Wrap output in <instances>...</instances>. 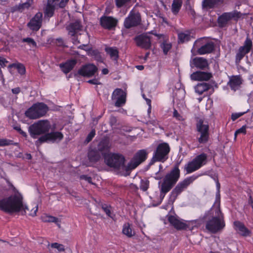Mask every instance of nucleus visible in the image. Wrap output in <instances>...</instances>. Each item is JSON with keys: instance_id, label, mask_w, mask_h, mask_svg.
<instances>
[{"instance_id": "bb28decb", "label": "nucleus", "mask_w": 253, "mask_h": 253, "mask_svg": "<svg viewBox=\"0 0 253 253\" xmlns=\"http://www.w3.org/2000/svg\"><path fill=\"white\" fill-rule=\"evenodd\" d=\"M77 63V60L75 59H72L67 61L65 63L60 64V67L62 71L67 74L69 73L75 66Z\"/></svg>"}, {"instance_id": "5701e85b", "label": "nucleus", "mask_w": 253, "mask_h": 253, "mask_svg": "<svg viewBox=\"0 0 253 253\" xmlns=\"http://www.w3.org/2000/svg\"><path fill=\"white\" fill-rule=\"evenodd\" d=\"M212 77L211 73L203 71H197L192 73L190 78L193 81H208Z\"/></svg>"}, {"instance_id": "2f4dec72", "label": "nucleus", "mask_w": 253, "mask_h": 253, "mask_svg": "<svg viewBox=\"0 0 253 253\" xmlns=\"http://www.w3.org/2000/svg\"><path fill=\"white\" fill-rule=\"evenodd\" d=\"M211 87L210 84L203 83H199L197 84L195 86V91L196 93L199 94H202L205 91L208 90Z\"/></svg>"}, {"instance_id": "39448f33", "label": "nucleus", "mask_w": 253, "mask_h": 253, "mask_svg": "<svg viewBox=\"0 0 253 253\" xmlns=\"http://www.w3.org/2000/svg\"><path fill=\"white\" fill-rule=\"evenodd\" d=\"M104 157L106 165L115 169L122 175H125L129 171V166L125 165V158L122 155L109 153L104 154Z\"/></svg>"}, {"instance_id": "a18cd8bd", "label": "nucleus", "mask_w": 253, "mask_h": 253, "mask_svg": "<svg viewBox=\"0 0 253 253\" xmlns=\"http://www.w3.org/2000/svg\"><path fill=\"white\" fill-rule=\"evenodd\" d=\"M12 141L7 139H0V147L8 146L12 144Z\"/></svg>"}, {"instance_id": "0e129e2a", "label": "nucleus", "mask_w": 253, "mask_h": 253, "mask_svg": "<svg viewBox=\"0 0 253 253\" xmlns=\"http://www.w3.org/2000/svg\"><path fill=\"white\" fill-rule=\"evenodd\" d=\"M136 68L139 70H142L144 69V67L142 65L136 66Z\"/></svg>"}, {"instance_id": "4d7b16f0", "label": "nucleus", "mask_w": 253, "mask_h": 253, "mask_svg": "<svg viewBox=\"0 0 253 253\" xmlns=\"http://www.w3.org/2000/svg\"><path fill=\"white\" fill-rule=\"evenodd\" d=\"M145 99L146 100L147 104L149 106L148 112L149 113L150 112L151 109V100L147 98H145Z\"/></svg>"}, {"instance_id": "7ed1b4c3", "label": "nucleus", "mask_w": 253, "mask_h": 253, "mask_svg": "<svg viewBox=\"0 0 253 253\" xmlns=\"http://www.w3.org/2000/svg\"><path fill=\"white\" fill-rule=\"evenodd\" d=\"M0 210L7 213L21 211L22 214L26 213L29 208L23 203V197L18 191L9 197L0 200Z\"/></svg>"}, {"instance_id": "c9c22d12", "label": "nucleus", "mask_w": 253, "mask_h": 253, "mask_svg": "<svg viewBox=\"0 0 253 253\" xmlns=\"http://www.w3.org/2000/svg\"><path fill=\"white\" fill-rule=\"evenodd\" d=\"M41 219L43 222H54L59 227H60L59 223L60 221L58 218L54 216L48 215L47 214L43 215L41 217Z\"/></svg>"}, {"instance_id": "6ab92c4d", "label": "nucleus", "mask_w": 253, "mask_h": 253, "mask_svg": "<svg viewBox=\"0 0 253 253\" xmlns=\"http://www.w3.org/2000/svg\"><path fill=\"white\" fill-rule=\"evenodd\" d=\"M150 33L141 34L135 39L137 45L142 48L148 49L151 46V41L152 37Z\"/></svg>"}, {"instance_id": "5fc2aeb1", "label": "nucleus", "mask_w": 253, "mask_h": 253, "mask_svg": "<svg viewBox=\"0 0 253 253\" xmlns=\"http://www.w3.org/2000/svg\"><path fill=\"white\" fill-rule=\"evenodd\" d=\"M81 178H84V180L87 181L88 183L93 184L91 181V178L90 177H88L87 176L83 175L81 176Z\"/></svg>"}, {"instance_id": "1a4fd4ad", "label": "nucleus", "mask_w": 253, "mask_h": 253, "mask_svg": "<svg viewBox=\"0 0 253 253\" xmlns=\"http://www.w3.org/2000/svg\"><path fill=\"white\" fill-rule=\"evenodd\" d=\"M169 151L170 147L168 143L165 142L160 143L153 153L152 163L165 161L168 159Z\"/></svg>"}, {"instance_id": "393cba45", "label": "nucleus", "mask_w": 253, "mask_h": 253, "mask_svg": "<svg viewBox=\"0 0 253 253\" xmlns=\"http://www.w3.org/2000/svg\"><path fill=\"white\" fill-rule=\"evenodd\" d=\"M234 226L235 230L240 235L244 236H247L249 235L250 232L245 227L244 224L238 221L234 222Z\"/></svg>"}, {"instance_id": "49530a36", "label": "nucleus", "mask_w": 253, "mask_h": 253, "mask_svg": "<svg viewBox=\"0 0 253 253\" xmlns=\"http://www.w3.org/2000/svg\"><path fill=\"white\" fill-rule=\"evenodd\" d=\"M246 126H243L241 128L237 129L235 132V138H236L237 135L240 133L246 134Z\"/></svg>"}, {"instance_id": "8fccbe9b", "label": "nucleus", "mask_w": 253, "mask_h": 253, "mask_svg": "<svg viewBox=\"0 0 253 253\" xmlns=\"http://www.w3.org/2000/svg\"><path fill=\"white\" fill-rule=\"evenodd\" d=\"M38 210V206L35 205V206L30 211L29 215L32 216L36 215V213Z\"/></svg>"}, {"instance_id": "052dcab7", "label": "nucleus", "mask_w": 253, "mask_h": 253, "mask_svg": "<svg viewBox=\"0 0 253 253\" xmlns=\"http://www.w3.org/2000/svg\"><path fill=\"white\" fill-rule=\"evenodd\" d=\"M156 179L160 180L162 178V175L159 174L158 172L156 173V176L154 177Z\"/></svg>"}, {"instance_id": "aec40b11", "label": "nucleus", "mask_w": 253, "mask_h": 253, "mask_svg": "<svg viewBox=\"0 0 253 253\" xmlns=\"http://www.w3.org/2000/svg\"><path fill=\"white\" fill-rule=\"evenodd\" d=\"M97 70V67L92 64L83 66L78 71V74L84 77H90L93 76Z\"/></svg>"}, {"instance_id": "6e6552de", "label": "nucleus", "mask_w": 253, "mask_h": 253, "mask_svg": "<svg viewBox=\"0 0 253 253\" xmlns=\"http://www.w3.org/2000/svg\"><path fill=\"white\" fill-rule=\"evenodd\" d=\"M48 110L47 106L43 103L33 105L26 112L25 115L31 119H37L45 115Z\"/></svg>"}, {"instance_id": "412c9836", "label": "nucleus", "mask_w": 253, "mask_h": 253, "mask_svg": "<svg viewBox=\"0 0 253 253\" xmlns=\"http://www.w3.org/2000/svg\"><path fill=\"white\" fill-rule=\"evenodd\" d=\"M42 14L37 13L28 23V27L33 31H38L40 29L42 23Z\"/></svg>"}, {"instance_id": "f257e3e1", "label": "nucleus", "mask_w": 253, "mask_h": 253, "mask_svg": "<svg viewBox=\"0 0 253 253\" xmlns=\"http://www.w3.org/2000/svg\"><path fill=\"white\" fill-rule=\"evenodd\" d=\"M51 127L50 122L47 120H40L29 126V130L30 135L34 138H36L38 135L45 134L36 141V145L46 142L59 141L62 139L63 135L60 132H48Z\"/></svg>"}, {"instance_id": "864d4df0", "label": "nucleus", "mask_w": 253, "mask_h": 253, "mask_svg": "<svg viewBox=\"0 0 253 253\" xmlns=\"http://www.w3.org/2000/svg\"><path fill=\"white\" fill-rule=\"evenodd\" d=\"M87 82L89 84H100V82L97 79L90 80L88 81Z\"/></svg>"}, {"instance_id": "ea45409f", "label": "nucleus", "mask_w": 253, "mask_h": 253, "mask_svg": "<svg viewBox=\"0 0 253 253\" xmlns=\"http://www.w3.org/2000/svg\"><path fill=\"white\" fill-rule=\"evenodd\" d=\"M11 66L15 67L17 69L18 73L21 75H23L25 73V68L21 64H13L11 65Z\"/></svg>"}, {"instance_id": "f3484780", "label": "nucleus", "mask_w": 253, "mask_h": 253, "mask_svg": "<svg viewBox=\"0 0 253 253\" xmlns=\"http://www.w3.org/2000/svg\"><path fill=\"white\" fill-rule=\"evenodd\" d=\"M141 17L139 13L131 11L125 20L124 26L126 28H130L139 25Z\"/></svg>"}, {"instance_id": "4c0bfd02", "label": "nucleus", "mask_w": 253, "mask_h": 253, "mask_svg": "<svg viewBox=\"0 0 253 253\" xmlns=\"http://www.w3.org/2000/svg\"><path fill=\"white\" fill-rule=\"evenodd\" d=\"M178 41L180 42H184L189 41L191 38L189 31H185L178 34Z\"/></svg>"}, {"instance_id": "72a5a7b5", "label": "nucleus", "mask_w": 253, "mask_h": 253, "mask_svg": "<svg viewBox=\"0 0 253 253\" xmlns=\"http://www.w3.org/2000/svg\"><path fill=\"white\" fill-rule=\"evenodd\" d=\"M222 0H204L203 6L205 8H212L222 2Z\"/></svg>"}, {"instance_id": "58836bf2", "label": "nucleus", "mask_w": 253, "mask_h": 253, "mask_svg": "<svg viewBox=\"0 0 253 253\" xmlns=\"http://www.w3.org/2000/svg\"><path fill=\"white\" fill-rule=\"evenodd\" d=\"M149 186V181L147 179H141L140 181V188L143 191H146Z\"/></svg>"}, {"instance_id": "de8ad7c7", "label": "nucleus", "mask_w": 253, "mask_h": 253, "mask_svg": "<svg viewBox=\"0 0 253 253\" xmlns=\"http://www.w3.org/2000/svg\"><path fill=\"white\" fill-rule=\"evenodd\" d=\"M23 41L24 42H26L28 43H29L30 45H32L33 47H36L37 45V44L36 42L34 41V40L30 38H27L24 39L23 40Z\"/></svg>"}, {"instance_id": "7c9ffc66", "label": "nucleus", "mask_w": 253, "mask_h": 253, "mask_svg": "<svg viewBox=\"0 0 253 253\" xmlns=\"http://www.w3.org/2000/svg\"><path fill=\"white\" fill-rule=\"evenodd\" d=\"M241 83L242 82L240 78L235 76L230 80L229 84L232 90H236L239 88Z\"/></svg>"}, {"instance_id": "e2e57ef3", "label": "nucleus", "mask_w": 253, "mask_h": 253, "mask_svg": "<svg viewBox=\"0 0 253 253\" xmlns=\"http://www.w3.org/2000/svg\"><path fill=\"white\" fill-rule=\"evenodd\" d=\"M17 129L19 131V132H20V133L22 134L24 136H26V132H25L24 131L22 130L20 128H17Z\"/></svg>"}, {"instance_id": "473e14b6", "label": "nucleus", "mask_w": 253, "mask_h": 253, "mask_svg": "<svg viewBox=\"0 0 253 253\" xmlns=\"http://www.w3.org/2000/svg\"><path fill=\"white\" fill-rule=\"evenodd\" d=\"M101 153L97 150H91L88 154L90 162L95 163L97 162L101 158Z\"/></svg>"}, {"instance_id": "09e8293b", "label": "nucleus", "mask_w": 253, "mask_h": 253, "mask_svg": "<svg viewBox=\"0 0 253 253\" xmlns=\"http://www.w3.org/2000/svg\"><path fill=\"white\" fill-rule=\"evenodd\" d=\"M95 131L94 129H92L90 132V133L88 134L86 138V140H85V141L88 143L89 142V141H90L94 137V136H95Z\"/></svg>"}, {"instance_id": "b1692460", "label": "nucleus", "mask_w": 253, "mask_h": 253, "mask_svg": "<svg viewBox=\"0 0 253 253\" xmlns=\"http://www.w3.org/2000/svg\"><path fill=\"white\" fill-rule=\"evenodd\" d=\"M117 20L112 17L104 16L100 19V23L105 28L111 29L116 26Z\"/></svg>"}, {"instance_id": "f8f14e48", "label": "nucleus", "mask_w": 253, "mask_h": 253, "mask_svg": "<svg viewBox=\"0 0 253 253\" xmlns=\"http://www.w3.org/2000/svg\"><path fill=\"white\" fill-rule=\"evenodd\" d=\"M126 93L121 88H116L113 92L111 99L116 107L124 106L126 102Z\"/></svg>"}, {"instance_id": "a878e982", "label": "nucleus", "mask_w": 253, "mask_h": 253, "mask_svg": "<svg viewBox=\"0 0 253 253\" xmlns=\"http://www.w3.org/2000/svg\"><path fill=\"white\" fill-rule=\"evenodd\" d=\"M82 26L79 21L71 23L67 28L69 34L72 36H74L78 32L82 30Z\"/></svg>"}, {"instance_id": "774afa93", "label": "nucleus", "mask_w": 253, "mask_h": 253, "mask_svg": "<svg viewBox=\"0 0 253 253\" xmlns=\"http://www.w3.org/2000/svg\"><path fill=\"white\" fill-rule=\"evenodd\" d=\"M150 123L152 124L153 125L155 126L157 125V122L156 121H150Z\"/></svg>"}, {"instance_id": "79ce46f5", "label": "nucleus", "mask_w": 253, "mask_h": 253, "mask_svg": "<svg viewBox=\"0 0 253 253\" xmlns=\"http://www.w3.org/2000/svg\"><path fill=\"white\" fill-rule=\"evenodd\" d=\"M52 248L57 249L59 252H63L65 250L64 246L62 244L54 243L51 244Z\"/></svg>"}, {"instance_id": "c85d7f7f", "label": "nucleus", "mask_w": 253, "mask_h": 253, "mask_svg": "<svg viewBox=\"0 0 253 253\" xmlns=\"http://www.w3.org/2000/svg\"><path fill=\"white\" fill-rule=\"evenodd\" d=\"M110 146L109 141L107 139H104L98 144L97 150L103 155L105 152L109 150Z\"/></svg>"}, {"instance_id": "4468645a", "label": "nucleus", "mask_w": 253, "mask_h": 253, "mask_svg": "<svg viewBox=\"0 0 253 253\" xmlns=\"http://www.w3.org/2000/svg\"><path fill=\"white\" fill-rule=\"evenodd\" d=\"M147 155L148 152L146 150L142 149L138 151L128 164L129 170L134 169L142 162L144 161L147 158Z\"/></svg>"}, {"instance_id": "69168bd1", "label": "nucleus", "mask_w": 253, "mask_h": 253, "mask_svg": "<svg viewBox=\"0 0 253 253\" xmlns=\"http://www.w3.org/2000/svg\"><path fill=\"white\" fill-rule=\"evenodd\" d=\"M190 13L192 15V16H194V14H195V11L193 9H192V8H191L190 9V11H189Z\"/></svg>"}, {"instance_id": "3c124183", "label": "nucleus", "mask_w": 253, "mask_h": 253, "mask_svg": "<svg viewBox=\"0 0 253 253\" xmlns=\"http://www.w3.org/2000/svg\"><path fill=\"white\" fill-rule=\"evenodd\" d=\"M102 209L108 216L112 217L111 212L109 208H108L107 207H103Z\"/></svg>"}, {"instance_id": "37998d69", "label": "nucleus", "mask_w": 253, "mask_h": 253, "mask_svg": "<svg viewBox=\"0 0 253 253\" xmlns=\"http://www.w3.org/2000/svg\"><path fill=\"white\" fill-rule=\"evenodd\" d=\"M131 0H115L116 5L118 7H121L127 3H128Z\"/></svg>"}, {"instance_id": "338daca9", "label": "nucleus", "mask_w": 253, "mask_h": 253, "mask_svg": "<svg viewBox=\"0 0 253 253\" xmlns=\"http://www.w3.org/2000/svg\"><path fill=\"white\" fill-rule=\"evenodd\" d=\"M116 121V119L115 117H112L111 118V122L112 123L113 122H115Z\"/></svg>"}, {"instance_id": "9b49d317", "label": "nucleus", "mask_w": 253, "mask_h": 253, "mask_svg": "<svg viewBox=\"0 0 253 253\" xmlns=\"http://www.w3.org/2000/svg\"><path fill=\"white\" fill-rule=\"evenodd\" d=\"M203 40L199 39L195 41L194 46L191 51L198 48L197 52L198 54L203 55L211 52L214 48V44L212 42H209L203 44Z\"/></svg>"}, {"instance_id": "a19ab883", "label": "nucleus", "mask_w": 253, "mask_h": 253, "mask_svg": "<svg viewBox=\"0 0 253 253\" xmlns=\"http://www.w3.org/2000/svg\"><path fill=\"white\" fill-rule=\"evenodd\" d=\"M171 47V45L169 43L164 42L161 44V48L163 49L164 53L166 54Z\"/></svg>"}, {"instance_id": "13d9d810", "label": "nucleus", "mask_w": 253, "mask_h": 253, "mask_svg": "<svg viewBox=\"0 0 253 253\" xmlns=\"http://www.w3.org/2000/svg\"><path fill=\"white\" fill-rule=\"evenodd\" d=\"M216 187H217V192L216 194V197L217 196V195L218 194L219 197V201H220V194H219L220 184L218 181L216 182ZM216 198V197L215 198V199Z\"/></svg>"}, {"instance_id": "20e7f679", "label": "nucleus", "mask_w": 253, "mask_h": 253, "mask_svg": "<svg viewBox=\"0 0 253 253\" xmlns=\"http://www.w3.org/2000/svg\"><path fill=\"white\" fill-rule=\"evenodd\" d=\"M180 177V170L178 167H174L169 173H167L162 181L159 182V188L160 191L161 202L166 194L169 192L176 184Z\"/></svg>"}, {"instance_id": "a211bd4d", "label": "nucleus", "mask_w": 253, "mask_h": 253, "mask_svg": "<svg viewBox=\"0 0 253 253\" xmlns=\"http://www.w3.org/2000/svg\"><path fill=\"white\" fill-rule=\"evenodd\" d=\"M252 47V42L247 38L244 42V45L241 46L236 54V62L239 63L245 55L249 52Z\"/></svg>"}, {"instance_id": "0eeeda50", "label": "nucleus", "mask_w": 253, "mask_h": 253, "mask_svg": "<svg viewBox=\"0 0 253 253\" xmlns=\"http://www.w3.org/2000/svg\"><path fill=\"white\" fill-rule=\"evenodd\" d=\"M198 177V175H193L179 182L170 194L169 201V202H170L171 204H172L176 200L177 196L183 191L185 190L188 186L191 184L194 180H195Z\"/></svg>"}, {"instance_id": "6e6d98bb", "label": "nucleus", "mask_w": 253, "mask_h": 253, "mask_svg": "<svg viewBox=\"0 0 253 253\" xmlns=\"http://www.w3.org/2000/svg\"><path fill=\"white\" fill-rule=\"evenodd\" d=\"M11 91L13 94H17L20 92L21 89L19 87H16L12 89Z\"/></svg>"}, {"instance_id": "4be33fe9", "label": "nucleus", "mask_w": 253, "mask_h": 253, "mask_svg": "<svg viewBox=\"0 0 253 253\" xmlns=\"http://www.w3.org/2000/svg\"><path fill=\"white\" fill-rule=\"evenodd\" d=\"M191 66L195 67L197 68L205 70L209 68V63L208 60L201 57H195L192 59L191 61Z\"/></svg>"}, {"instance_id": "2eb2a0df", "label": "nucleus", "mask_w": 253, "mask_h": 253, "mask_svg": "<svg viewBox=\"0 0 253 253\" xmlns=\"http://www.w3.org/2000/svg\"><path fill=\"white\" fill-rule=\"evenodd\" d=\"M241 16V13L236 10L230 12H225L220 16L218 19L219 25L221 27L224 26L228 21L233 19L237 20Z\"/></svg>"}, {"instance_id": "603ef678", "label": "nucleus", "mask_w": 253, "mask_h": 253, "mask_svg": "<svg viewBox=\"0 0 253 253\" xmlns=\"http://www.w3.org/2000/svg\"><path fill=\"white\" fill-rule=\"evenodd\" d=\"M6 63H7V61L5 58L2 57H0V65L1 66H5Z\"/></svg>"}, {"instance_id": "f704fd0d", "label": "nucleus", "mask_w": 253, "mask_h": 253, "mask_svg": "<svg viewBox=\"0 0 253 253\" xmlns=\"http://www.w3.org/2000/svg\"><path fill=\"white\" fill-rule=\"evenodd\" d=\"M123 233L127 237H131L135 235V232L132 230L130 227V225L128 223H126L124 224L123 229Z\"/></svg>"}, {"instance_id": "ddd939ff", "label": "nucleus", "mask_w": 253, "mask_h": 253, "mask_svg": "<svg viewBox=\"0 0 253 253\" xmlns=\"http://www.w3.org/2000/svg\"><path fill=\"white\" fill-rule=\"evenodd\" d=\"M198 131L200 133V136L198 138V141L200 143H206L209 137V125L208 123L200 120L197 125Z\"/></svg>"}, {"instance_id": "dca6fc26", "label": "nucleus", "mask_w": 253, "mask_h": 253, "mask_svg": "<svg viewBox=\"0 0 253 253\" xmlns=\"http://www.w3.org/2000/svg\"><path fill=\"white\" fill-rule=\"evenodd\" d=\"M69 0H61L60 2L58 0H48L47 4L45 9V16L51 17L54 13L55 6L58 4L59 7H64Z\"/></svg>"}, {"instance_id": "680f3d73", "label": "nucleus", "mask_w": 253, "mask_h": 253, "mask_svg": "<svg viewBox=\"0 0 253 253\" xmlns=\"http://www.w3.org/2000/svg\"><path fill=\"white\" fill-rule=\"evenodd\" d=\"M108 72H109L108 70L106 68H104V69H102V73L104 75L107 74L108 73Z\"/></svg>"}, {"instance_id": "f03ea898", "label": "nucleus", "mask_w": 253, "mask_h": 253, "mask_svg": "<svg viewBox=\"0 0 253 253\" xmlns=\"http://www.w3.org/2000/svg\"><path fill=\"white\" fill-rule=\"evenodd\" d=\"M207 220L206 228L215 233L222 230L225 226L223 216L220 210L219 195H217L214 203L209 212L206 215Z\"/></svg>"}, {"instance_id": "9d476101", "label": "nucleus", "mask_w": 253, "mask_h": 253, "mask_svg": "<svg viewBox=\"0 0 253 253\" xmlns=\"http://www.w3.org/2000/svg\"><path fill=\"white\" fill-rule=\"evenodd\" d=\"M207 155L205 153L197 156L185 166L187 172L188 173L193 172L205 165L207 163Z\"/></svg>"}, {"instance_id": "bf43d9fd", "label": "nucleus", "mask_w": 253, "mask_h": 253, "mask_svg": "<svg viewBox=\"0 0 253 253\" xmlns=\"http://www.w3.org/2000/svg\"><path fill=\"white\" fill-rule=\"evenodd\" d=\"M173 116L178 120L180 119V116L179 115V114L176 110L174 111Z\"/></svg>"}, {"instance_id": "423d86ee", "label": "nucleus", "mask_w": 253, "mask_h": 253, "mask_svg": "<svg viewBox=\"0 0 253 253\" xmlns=\"http://www.w3.org/2000/svg\"><path fill=\"white\" fill-rule=\"evenodd\" d=\"M168 220L169 223L177 230H192L200 225L199 221L197 220L183 222L176 215L169 216Z\"/></svg>"}, {"instance_id": "cd10ccee", "label": "nucleus", "mask_w": 253, "mask_h": 253, "mask_svg": "<svg viewBox=\"0 0 253 253\" xmlns=\"http://www.w3.org/2000/svg\"><path fill=\"white\" fill-rule=\"evenodd\" d=\"M33 4L32 0H28L26 2L20 3L18 5H16L13 7V11H17L20 12L25 11L26 10H28Z\"/></svg>"}, {"instance_id": "c756f323", "label": "nucleus", "mask_w": 253, "mask_h": 253, "mask_svg": "<svg viewBox=\"0 0 253 253\" xmlns=\"http://www.w3.org/2000/svg\"><path fill=\"white\" fill-rule=\"evenodd\" d=\"M105 51L111 59L117 61L119 58V51L116 47H107L105 48Z\"/></svg>"}, {"instance_id": "e433bc0d", "label": "nucleus", "mask_w": 253, "mask_h": 253, "mask_svg": "<svg viewBox=\"0 0 253 253\" xmlns=\"http://www.w3.org/2000/svg\"><path fill=\"white\" fill-rule=\"evenodd\" d=\"M182 3V0H173L171 6V11L174 14L178 13L181 7Z\"/></svg>"}, {"instance_id": "c03bdc74", "label": "nucleus", "mask_w": 253, "mask_h": 253, "mask_svg": "<svg viewBox=\"0 0 253 253\" xmlns=\"http://www.w3.org/2000/svg\"><path fill=\"white\" fill-rule=\"evenodd\" d=\"M248 111L243 112H239V113H233L231 115V119L233 121H235L238 118H240V117L244 115L245 114H246Z\"/></svg>"}]
</instances>
